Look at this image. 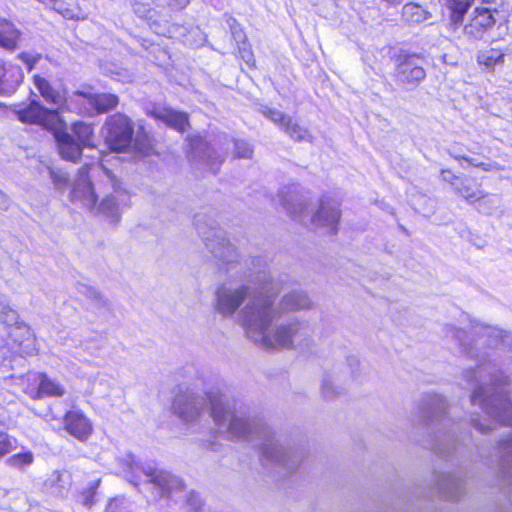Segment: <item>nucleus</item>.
I'll list each match as a JSON object with an SVG mask.
<instances>
[{"mask_svg": "<svg viewBox=\"0 0 512 512\" xmlns=\"http://www.w3.org/2000/svg\"><path fill=\"white\" fill-rule=\"evenodd\" d=\"M33 463L34 454L29 450L13 454L6 459L7 466L19 471H25Z\"/></svg>", "mask_w": 512, "mask_h": 512, "instance_id": "nucleus-33", "label": "nucleus"}, {"mask_svg": "<svg viewBox=\"0 0 512 512\" xmlns=\"http://www.w3.org/2000/svg\"><path fill=\"white\" fill-rule=\"evenodd\" d=\"M478 168H481L484 171H491V170H499V166L497 164H487L483 162H479Z\"/></svg>", "mask_w": 512, "mask_h": 512, "instance_id": "nucleus-52", "label": "nucleus"}, {"mask_svg": "<svg viewBox=\"0 0 512 512\" xmlns=\"http://www.w3.org/2000/svg\"><path fill=\"white\" fill-rule=\"evenodd\" d=\"M482 3L492 4L495 2V0H481Z\"/></svg>", "mask_w": 512, "mask_h": 512, "instance_id": "nucleus-57", "label": "nucleus"}, {"mask_svg": "<svg viewBox=\"0 0 512 512\" xmlns=\"http://www.w3.org/2000/svg\"><path fill=\"white\" fill-rule=\"evenodd\" d=\"M101 169L111 186L112 191L107 194L100 203L95 200V206L90 208L94 215L105 217L110 223L116 224L120 220L121 208L129 206L130 195L122 188L120 181L115 175L103 166H97Z\"/></svg>", "mask_w": 512, "mask_h": 512, "instance_id": "nucleus-8", "label": "nucleus"}, {"mask_svg": "<svg viewBox=\"0 0 512 512\" xmlns=\"http://www.w3.org/2000/svg\"><path fill=\"white\" fill-rule=\"evenodd\" d=\"M262 113L272 122L279 125L291 139L295 141H312V135L306 128L300 126L297 122L293 121L292 118L286 116L281 111L265 107Z\"/></svg>", "mask_w": 512, "mask_h": 512, "instance_id": "nucleus-16", "label": "nucleus"}, {"mask_svg": "<svg viewBox=\"0 0 512 512\" xmlns=\"http://www.w3.org/2000/svg\"><path fill=\"white\" fill-rule=\"evenodd\" d=\"M103 132L105 142L112 151H126L132 144L133 124L124 114L117 113L109 116L103 126Z\"/></svg>", "mask_w": 512, "mask_h": 512, "instance_id": "nucleus-10", "label": "nucleus"}, {"mask_svg": "<svg viewBox=\"0 0 512 512\" xmlns=\"http://www.w3.org/2000/svg\"><path fill=\"white\" fill-rule=\"evenodd\" d=\"M10 70L6 67L5 63L0 60V84L7 81L5 77Z\"/></svg>", "mask_w": 512, "mask_h": 512, "instance_id": "nucleus-51", "label": "nucleus"}, {"mask_svg": "<svg viewBox=\"0 0 512 512\" xmlns=\"http://www.w3.org/2000/svg\"><path fill=\"white\" fill-rule=\"evenodd\" d=\"M202 507L201 497L195 493L190 492L186 500V508L189 512H199Z\"/></svg>", "mask_w": 512, "mask_h": 512, "instance_id": "nucleus-41", "label": "nucleus"}, {"mask_svg": "<svg viewBox=\"0 0 512 512\" xmlns=\"http://www.w3.org/2000/svg\"><path fill=\"white\" fill-rule=\"evenodd\" d=\"M403 18L411 24H419L431 18L430 12L415 3H408L402 9Z\"/></svg>", "mask_w": 512, "mask_h": 512, "instance_id": "nucleus-30", "label": "nucleus"}, {"mask_svg": "<svg viewBox=\"0 0 512 512\" xmlns=\"http://www.w3.org/2000/svg\"><path fill=\"white\" fill-rule=\"evenodd\" d=\"M154 0H132L133 10L135 14L143 19L152 20L154 9L152 5Z\"/></svg>", "mask_w": 512, "mask_h": 512, "instance_id": "nucleus-36", "label": "nucleus"}, {"mask_svg": "<svg viewBox=\"0 0 512 512\" xmlns=\"http://www.w3.org/2000/svg\"><path fill=\"white\" fill-rule=\"evenodd\" d=\"M65 430L78 440H86L92 433V424L79 411H69L64 417Z\"/></svg>", "mask_w": 512, "mask_h": 512, "instance_id": "nucleus-20", "label": "nucleus"}, {"mask_svg": "<svg viewBox=\"0 0 512 512\" xmlns=\"http://www.w3.org/2000/svg\"><path fill=\"white\" fill-rule=\"evenodd\" d=\"M439 493L447 500L456 501L464 492L462 479L450 473H440L436 476Z\"/></svg>", "mask_w": 512, "mask_h": 512, "instance_id": "nucleus-21", "label": "nucleus"}, {"mask_svg": "<svg viewBox=\"0 0 512 512\" xmlns=\"http://www.w3.org/2000/svg\"><path fill=\"white\" fill-rule=\"evenodd\" d=\"M493 11L497 12L495 8L476 7L472 13L469 23L463 28L464 36L470 40L481 39L496 22L493 16Z\"/></svg>", "mask_w": 512, "mask_h": 512, "instance_id": "nucleus-15", "label": "nucleus"}, {"mask_svg": "<svg viewBox=\"0 0 512 512\" xmlns=\"http://www.w3.org/2000/svg\"><path fill=\"white\" fill-rule=\"evenodd\" d=\"M275 316L273 297L254 300L238 314L247 337L263 348L308 349L313 346V329L309 321L292 318L271 327Z\"/></svg>", "mask_w": 512, "mask_h": 512, "instance_id": "nucleus-2", "label": "nucleus"}, {"mask_svg": "<svg viewBox=\"0 0 512 512\" xmlns=\"http://www.w3.org/2000/svg\"><path fill=\"white\" fill-rule=\"evenodd\" d=\"M33 81L41 97L48 104L54 106V109L59 111L65 103H68L69 109L71 108L69 99L67 100L66 98L65 90L61 88L60 85L54 86L50 81L40 75H35ZM73 107H75V105H72V108Z\"/></svg>", "mask_w": 512, "mask_h": 512, "instance_id": "nucleus-19", "label": "nucleus"}, {"mask_svg": "<svg viewBox=\"0 0 512 512\" xmlns=\"http://www.w3.org/2000/svg\"><path fill=\"white\" fill-rule=\"evenodd\" d=\"M190 150L188 158L197 169H205L213 174L217 173L224 158L212 149L199 136L189 141Z\"/></svg>", "mask_w": 512, "mask_h": 512, "instance_id": "nucleus-11", "label": "nucleus"}, {"mask_svg": "<svg viewBox=\"0 0 512 512\" xmlns=\"http://www.w3.org/2000/svg\"><path fill=\"white\" fill-rule=\"evenodd\" d=\"M240 54L242 59L245 60L247 64L253 62V55L249 49H246L245 47L240 49Z\"/></svg>", "mask_w": 512, "mask_h": 512, "instance_id": "nucleus-50", "label": "nucleus"}, {"mask_svg": "<svg viewBox=\"0 0 512 512\" xmlns=\"http://www.w3.org/2000/svg\"><path fill=\"white\" fill-rule=\"evenodd\" d=\"M15 494L17 495H10L12 508L16 512H28L31 507V503L29 502L27 495L22 492H16Z\"/></svg>", "mask_w": 512, "mask_h": 512, "instance_id": "nucleus-39", "label": "nucleus"}, {"mask_svg": "<svg viewBox=\"0 0 512 512\" xmlns=\"http://www.w3.org/2000/svg\"><path fill=\"white\" fill-rule=\"evenodd\" d=\"M50 175L53 183L60 189L63 188V186L66 185L68 182V177L63 172H55L51 170Z\"/></svg>", "mask_w": 512, "mask_h": 512, "instance_id": "nucleus-43", "label": "nucleus"}, {"mask_svg": "<svg viewBox=\"0 0 512 512\" xmlns=\"http://www.w3.org/2000/svg\"><path fill=\"white\" fill-rule=\"evenodd\" d=\"M71 111L92 116L94 114L107 113L119 104L118 96L111 93H91L76 91L69 97Z\"/></svg>", "mask_w": 512, "mask_h": 512, "instance_id": "nucleus-9", "label": "nucleus"}, {"mask_svg": "<svg viewBox=\"0 0 512 512\" xmlns=\"http://www.w3.org/2000/svg\"><path fill=\"white\" fill-rule=\"evenodd\" d=\"M8 419L0 413V459L16 449L17 439L7 433Z\"/></svg>", "mask_w": 512, "mask_h": 512, "instance_id": "nucleus-29", "label": "nucleus"}, {"mask_svg": "<svg viewBox=\"0 0 512 512\" xmlns=\"http://www.w3.org/2000/svg\"><path fill=\"white\" fill-rule=\"evenodd\" d=\"M445 5L451 11L450 14V25L453 30H457L464 20V16L467 13L472 0H444Z\"/></svg>", "mask_w": 512, "mask_h": 512, "instance_id": "nucleus-28", "label": "nucleus"}, {"mask_svg": "<svg viewBox=\"0 0 512 512\" xmlns=\"http://www.w3.org/2000/svg\"><path fill=\"white\" fill-rule=\"evenodd\" d=\"M79 292L85 295L88 299H90L97 308H102L107 306V301L103 298V296L93 287L87 285H79Z\"/></svg>", "mask_w": 512, "mask_h": 512, "instance_id": "nucleus-38", "label": "nucleus"}, {"mask_svg": "<svg viewBox=\"0 0 512 512\" xmlns=\"http://www.w3.org/2000/svg\"><path fill=\"white\" fill-rule=\"evenodd\" d=\"M477 209L484 214H491L495 211L500 204V199L496 195L481 194V198L477 199Z\"/></svg>", "mask_w": 512, "mask_h": 512, "instance_id": "nucleus-35", "label": "nucleus"}, {"mask_svg": "<svg viewBox=\"0 0 512 512\" xmlns=\"http://www.w3.org/2000/svg\"><path fill=\"white\" fill-rule=\"evenodd\" d=\"M210 405V416L219 432L230 440H245L259 447L264 465H273L292 473L304 457L297 445L285 444L274 430L258 417H251L236 402L219 391H209L205 396L190 386L179 385L172 409L186 424L200 421Z\"/></svg>", "mask_w": 512, "mask_h": 512, "instance_id": "nucleus-1", "label": "nucleus"}, {"mask_svg": "<svg viewBox=\"0 0 512 512\" xmlns=\"http://www.w3.org/2000/svg\"><path fill=\"white\" fill-rule=\"evenodd\" d=\"M258 287L241 285L238 288H231L225 285L220 286L216 291V311L223 317H231L248 300L247 306L254 300L271 299L277 292V284L270 276L264 274L257 279Z\"/></svg>", "mask_w": 512, "mask_h": 512, "instance_id": "nucleus-4", "label": "nucleus"}, {"mask_svg": "<svg viewBox=\"0 0 512 512\" xmlns=\"http://www.w3.org/2000/svg\"><path fill=\"white\" fill-rule=\"evenodd\" d=\"M394 77L399 84L411 88L418 86L426 77L423 59L417 55H408L399 59Z\"/></svg>", "mask_w": 512, "mask_h": 512, "instance_id": "nucleus-13", "label": "nucleus"}, {"mask_svg": "<svg viewBox=\"0 0 512 512\" xmlns=\"http://www.w3.org/2000/svg\"><path fill=\"white\" fill-rule=\"evenodd\" d=\"M9 339L14 343L16 352L25 355H34L38 353L36 336L31 327L25 322L8 330Z\"/></svg>", "mask_w": 512, "mask_h": 512, "instance_id": "nucleus-18", "label": "nucleus"}, {"mask_svg": "<svg viewBox=\"0 0 512 512\" xmlns=\"http://www.w3.org/2000/svg\"><path fill=\"white\" fill-rule=\"evenodd\" d=\"M359 368V360L355 356H350L346 359L344 367L340 373L328 374L323 378L321 393L325 399L331 400L340 395L344 388L339 384L341 381H348L357 376Z\"/></svg>", "mask_w": 512, "mask_h": 512, "instance_id": "nucleus-14", "label": "nucleus"}, {"mask_svg": "<svg viewBox=\"0 0 512 512\" xmlns=\"http://www.w3.org/2000/svg\"><path fill=\"white\" fill-rule=\"evenodd\" d=\"M12 204L11 199L0 190V210L7 211Z\"/></svg>", "mask_w": 512, "mask_h": 512, "instance_id": "nucleus-48", "label": "nucleus"}, {"mask_svg": "<svg viewBox=\"0 0 512 512\" xmlns=\"http://www.w3.org/2000/svg\"><path fill=\"white\" fill-rule=\"evenodd\" d=\"M454 190L470 203L481 198V194L483 193L478 187L474 186L472 181L467 177L461 178Z\"/></svg>", "mask_w": 512, "mask_h": 512, "instance_id": "nucleus-31", "label": "nucleus"}, {"mask_svg": "<svg viewBox=\"0 0 512 512\" xmlns=\"http://www.w3.org/2000/svg\"><path fill=\"white\" fill-rule=\"evenodd\" d=\"M167 5L175 11L184 9L189 3L190 0H166Z\"/></svg>", "mask_w": 512, "mask_h": 512, "instance_id": "nucleus-46", "label": "nucleus"}, {"mask_svg": "<svg viewBox=\"0 0 512 512\" xmlns=\"http://www.w3.org/2000/svg\"><path fill=\"white\" fill-rule=\"evenodd\" d=\"M16 114L21 122L39 124L48 130H56L61 125L58 110L48 109L36 100H32L27 106L18 109Z\"/></svg>", "mask_w": 512, "mask_h": 512, "instance_id": "nucleus-12", "label": "nucleus"}, {"mask_svg": "<svg viewBox=\"0 0 512 512\" xmlns=\"http://www.w3.org/2000/svg\"><path fill=\"white\" fill-rule=\"evenodd\" d=\"M0 322L5 324L10 329L22 321L19 320V315L16 310L12 309L8 305H3L0 308Z\"/></svg>", "mask_w": 512, "mask_h": 512, "instance_id": "nucleus-37", "label": "nucleus"}, {"mask_svg": "<svg viewBox=\"0 0 512 512\" xmlns=\"http://www.w3.org/2000/svg\"><path fill=\"white\" fill-rule=\"evenodd\" d=\"M89 169L90 167L88 165H84L79 169L78 177L74 181L70 193L72 202L78 201L88 210L95 206V200L97 199V195L88 177Z\"/></svg>", "mask_w": 512, "mask_h": 512, "instance_id": "nucleus-17", "label": "nucleus"}, {"mask_svg": "<svg viewBox=\"0 0 512 512\" xmlns=\"http://www.w3.org/2000/svg\"><path fill=\"white\" fill-rule=\"evenodd\" d=\"M441 179L445 182L450 183L454 189L455 186H457V184L461 178L456 176L451 170L443 169V170H441Z\"/></svg>", "mask_w": 512, "mask_h": 512, "instance_id": "nucleus-44", "label": "nucleus"}, {"mask_svg": "<svg viewBox=\"0 0 512 512\" xmlns=\"http://www.w3.org/2000/svg\"><path fill=\"white\" fill-rule=\"evenodd\" d=\"M470 421L472 426L482 434H486L489 430L493 429L490 424L482 423L479 418L471 417Z\"/></svg>", "mask_w": 512, "mask_h": 512, "instance_id": "nucleus-45", "label": "nucleus"}, {"mask_svg": "<svg viewBox=\"0 0 512 512\" xmlns=\"http://www.w3.org/2000/svg\"><path fill=\"white\" fill-rule=\"evenodd\" d=\"M20 31L6 19L0 18V47L15 50L20 39Z\"/></svg>", "mask_w": 512, "mask_h": 512, "instance_id": "nucleus-26", "label": "nucleus"}, {"mask_svg": "<svg viewBox=\"0 0 512 512\" xmlns=\"http://www.w3.org/2000/svg\"><path fill=\"white\" fill-rule=\"evenodd\" d=\"M505 54L498 49H489L481 52L478 55V62L488 69H493L497 65L504 63Z\"/></svg>", "mask_w": 512, "mask_h": 512, "instance_id": "nucleus-34", "label": "nucleus"}, {"mask_svg": "<svg viewBox=\"0 0 512 512\" xmlns=\"http://www.w3.org/2000/svg\"><path fill=\"white\" fill-rule=\"evenodd\" d=\"M55 137L61 157L76 162L81 156L83 147L67 132H57Z\"/></svg>", "mask_w": 512, "mask_h": 512, "instance_id": "nucleus-23", "label": "nucleus"}, {"mask_svg": "<svg viewBox=\"0 0 512 512\" xmlns=\"http://www.w3.org/2000/svg\"><path fill=\"white\" fill-rule=\"evenodd\" d=\"M83 505L86 506V507H91L92 503H93V493L92 492H89L88 494L86 495H83Z\"/></svg>", "mask_w": 512, "mask_h": 512, "instance_id": "nucleus-53", "label": "nucleus"}, {"mask_svg": "<svg viewBox=\"0 0 512 512\" xmlns=\"http://www.w3.org/2000/svg\"><path fill=\"white\" fill-rule=\"evenodd\" d=\"M313 306L309 296L302 291H292L283 296L279 309L280 312H296L311 309Z\"/></svg>", "mask_w": 512, "mask_h": 512, "instance_id": "nucleus-24", "label": "nucleus"}, {"mask_svg": "<svg viewBox=\"0 0 512 512\" xmlns=\"http://www.w3.org/2000/svg\"><path fill=\"white\" fill-rule=\"evenodd\" d=\"M12 71L16 72L17 76L19 78H22V73H21V70L18 68V67H15V68H11Z\"/></svg>", "mask_w": 512, "mask_h": 512, "instance_id": "nucleus-55", "label": "nucleus"}, {"mask_svg": "<svg viewBox=\"0 0 512 512\" xmlns=\"http://www.w3.org/2000/svg\"><path fill=\"white\" fill-rule=\"evenodd\" d=\"M106 512H130L129 504L124 499H113L108 504Z\"/></svg>", "mask_w": 512, "mask_h": 512, "instance_id": "nucleus-42", "label": "nucleus"}, {"mask_svg": "<svg viewBox=\"0 0 512 512\" xmlns=\"http://www.w3.org/2000/svg\"><path fill=\"white\" fill-rule=\"evenodd\" d=\"M234 34H235L236 39H239V40H240V39H242V38H243V39L245 38V35L238 34V33H234Z\"/></svg>", "mask_w": 512, "mask_h": 512, "instance_id": "nucleus-56", "label": "nucleus"}, {"mask_svg": "<svg viewBox=\"0 0 512 512\" xmlns=\"http://www.w3.org/2000/svg\"><path fill=\"white\" fill-rule=\"evenodd\" d=\"M277 201L288 215L301 223L310 221L317 228H326L334 234L340 219L339 203L329 198H323L319 209L310 217L308 207L311 198L299 184L283 186L277 193Z\"/></svg>", "mask_w": 512, "mask_h": 512, "instance_id": "nucleus-3", "label": "nucleus"}, {"mask_svg": "<svg viewBox=\"0 0 512 512\" xmlns=\"http://www.w3.org/2000/svg\"><path fill=\"white\" fill-rule=\"evenodd\" d=\"M154 115L157 119L163 121L173 129L184 132L189 125L186 113L175 111L171 108H163L156 110Z\"/></svg>", "mask_w": 512, "mask_h": 512, "instance_id": "nucleus-25", "label": "nucleus"}, {"mask_svg": "<svg viewBox=\"0 0 512 512\" xmlns=\"http://www.w3.org/2000/svg\"><path fill=\"white\" fill-rule=\"evenodd\" d=\"M20 58L27 64L29 70L33 68L34 64L38 60V57L30 56L26 53L21 54Z\"/></svg>", "mask_w": 512, "mask_h": 512, "instance_id": "nucleus-49", "label": "nucleus"}, {"mask_svg": "<svg viewBox=\"0 0 512 512\" xmlns=\"http://www.w3.org/2000/svg\"><path fill=\"white\" fill-rule=\"evenodd\" d=\"M447 404L440 395H427L423 398L419 407L420 417L428 426H433L435 435H442L444 439L437 437L432 449L437 454L446 455L451 452V442H455L454 435L458 430L450 417L446 415Z\"/></svg>", "mask_w": 512, "mask_h": 512, "instance_id": "nucleus-6", "label": "nucleus"}, {"mask_svg": "<svg viewBox=\"0 0 512 512\" xmlns=\"http://www.w3.org/2000/svg\"><path fill=\"white\" fill-rule=\"evenodd\" d=\"M235 156L237 158L248 159L251 158L253 150L251 146L244 140L234 141Z\"/></svg>", "mask_w": 512, "mask_h": 512, "instance_id": "nucleus-40", "label": "nucleus"}, {"mask_svg": "<svg viewBox=\"0 0 512 512\" xmlns=\"http://www.w3.org/2000/svg\"><path fill=\"white\" fill-rule=\"evenodd\" d=\"M71 484V474L67 470H55L45 480L44 488L56 497H63Z\"/></svg>", "mask_w": 512, "mask_h": 512, "instance_id": "nucleus-22", "label": "nucleus"}, {"mask_svg": "<svg viewBox=\"0 0 512 512\" xmlns=\"http://www.w3.org/2000/svg\"><path fill=\"white\" fill-rule=\"evenodd\" d=\"M123 461L125 476L135 487L140 484L151 486L159 497L172 495L183 488L180 478L150 464H142L131 454L127 455Z\"/></svg>", "mask_w": 512, "mask_h": 512, "instance_id": "nucleus-7", "label": "nucleus"}, {"mask_svg": "<svg viewBox=\"0 0 512 512\" xmlns=\"http://www.w3.org/2000/svg\"><path fill=\"white\" fill-rule=\"evenodd\" d=\"M65 394V388L58 381L49 378L46 374L39 375L38 389L34 398L44 396L62 397Z\"/></svg>", "mask_w": 512, "mask_h": 512, "instance_id": "nucleus-27", "label": "nucleus"}, {"mask_svg": "<svg viewBox=\"0 0 512 512\" xmlns=\"http://www.w3.org/2000/svg\"><path fill=\"white\" fill-rule=\"evenodd\" d=\"M60 13L67 19H78L79 16L76 15L72 10L65 9L64 11H60Z\"/></svg>", "mask_w": 512, "mask_h": 512, "instance_id": "nucleus-54", "label": "nucleus"}, {"mask_svg": "<svg viewBox=\"0 0 512 512\" xmlns=\"http://www.w3.org/2000/svg\"><path fill=\"white\" fill-rule=\"evenodd\" d=\"M449 154L456 160L460 161V160H463L465 162H467L469 165L471 166H475V167H478L479 165V162H476L474 159L472 158H468L466 156H463V155H460V154H457L455 153L453 150H450L449 151Z\"/></svg>", "mask_w": 512, "mask_h": 512, "instance_id": "nucleus-47", "label": "nucleus"}, {"mask_svg": "<svg viewBox=\"0 0 512 512\" xmlns=\"http://www.w3.org/2000/svg\"><path fill=\"white\" fill-rule=\"evenodd\" d=\"M194 225L221 269L230 272L239 265V254L236 248L229 242L225 232L217 226L212 216L203 212L197 213L194 216Z\"/></svg>", "mask_w": 512, "mask_h": 512, "instance_id": "nucleus-5", "label": "nucleus"}, {"mask_svg": "<svg viewBox=\"0 0 512 512\" xmlns=\"http://www.w3.org/2000/svg\"><path fill=\"white\" fill-rule=\"evenodd\" d=\"M72 131L77 137V142L82 147H93L94 134L93 127L84 122H76L72 126Z\"/></svg>", "mask_w": 512, "mask_h": 512, "instance_id": "nucleus-32", "label": "nucleus"}]
</instances>
